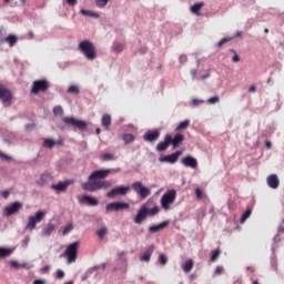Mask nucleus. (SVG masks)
<instances>
[{"label":"nucleus","mask_w":284,"mask_h":284,"mask_svg":"<svg viewBox=\"0 0 284 284\" xmlns=\"http://www.w3.org/2000/svg\"><path fill=\"white\" fill-rule=\"evenodd\" d=\"M119 172H121L120 168L95 170L89 174V181L82 183V190L91 193L109 190L112 187V182L105 179H108L110 174Z\"/></svg>","instance_id":"nucleus-1"},{"label":"nucleus","mask_w":284,"mask_h":284,"mask_svg":"<svg viewBox=\"0 0 284 284\" xmlns=\"http://www.w3.org/2000/svg\"><path fill=\"white\" fill-rule=\"evenodd\" d=\"M78 50L84 54L88 61H94L98 57L94 44L89 40L82 41L80 45H78Z\"/></svg>","instance_id":"nucleus-2"},{"label":"nucleus","mask_w":284,"mask_h":284,"mask_svg":"<svg viewBox=\"0 0 284 284\" xmlns=\"http://www.w3.org/2000/svg\"><path fill=\"white\" fill-rule=\"evenodd\" d=\"M176 200V191L174 189L169 190L168 192H165L160 200V204L162 210L164 211H169L170 210V205L173 204Z\"/></svg>","instance_id":"nucleus-3"},{"label":"nucleus","mask_w":284,"mask_h":284,"mask_svg":"<svg viewBox=\"0 0 284 284\" xmlns=\"http://www.w3.org/2000/svg\"><path fill=\"white\" fill-rule=\"evenodd\" d=\"M79 245L80 243L78 241L69 244L67 246V250L64 251V256L67 257V263L72 264L77 261L78 258V253H79Z\"/></svg>","instance_id":"nucleus-4"},{"label":"nucleus","mask_w":284,"mask_h":284,"mask_svg":"<svg viewBox=\"0 0 284 284\" xmlns=\"http://www.w3.org/2000/svg\"><path fill=\"white\" fill-rule=\"evenodd\" d=\"M45 215L47 212L41 210L38 211L36 215H30L26 230L30 232L34 231L37 229V224L41 223L44 220Z\"/></svg>","instance_id":"nucleus-5"},{"label":"nucleus","mask_w":284,"mask_h":284,"mask_svg":"<svg viewBox=\"0 0 284 284\" xmlns=\"http://www.w3.org/2000/svg\"><path fill=\"white\" fill-rule=\"evenodd\" d=\"M131 189L142 199L145 200L151 195V190L144 186L141 181H135L131 184Z\"/></svg>","instance_id":"nucleus-6"},{"label":"nucleus","mask_w":284,"mask_h":284,"mask_svg":"<svg viewBox=\"0 0 284 284\" xmlns=\"http://www.w3.org/2000/svg\"><path fill=\"white\" fill-rule=\"evenodd\" d=\"M0 100L4 108H10L13 100L11 91L2 83H0Z\"/></svg>","instance_id":"nucleus-7"},{"label":"nucleus","mask_w":284,"mask_h":284,"mask_svg":"<svg viewBox=\"0 0 284 284\" xmlns=\"http://www.w3.org/2000/svg\"><path fill=\"white\" fill-rule=\"evenodd\" d=\"M62 122H64V124L73 128V129H78L80 131H84L88 126V123L83 120H77L75 118L72 116H65L64 119H62Z\"/></svg>","instance_id":"nucleus-8"},{"label":"nucleus","mask_w":284,"mask_h":284,"mask_svg":"<svg viewBox=\"0 0 284 284\" xmlns=\"http://www.w3.org/2000/svg\"><path fill=\"white\" fill-rule=\"evenodd\" d=\"M50 88V83L48 82V80L43 79V80H36L33 81L32 84V89H31V93L32 94H39L40 92H47Z\"/></svg>","instance_id":"nucleus-9"},{"label":"nucleus","mask_w":284,"mask_h":284,"mask_svg":"<svg viewBox=\"0 0 284 284\" xmlns=\"http://www.w3.org/2000/svg\"><path fill=\"white\" fill-rule=\"evenodd\" d=\"M130 192V186L120 185L118 187L111 189V191L106 192V197L113 199L118 195L125 196Z\"/></svg>","instance_id":"nucleus-10"},{"label":"nucleus","mask_w":284,"mask_h":284,"mask_svg":"<svg viewBox=\"0 0 284 284\" xmlns=\"http://www.w3.org/2000/svg\"><path fill=\"white\" fill-rule=\"evenodd\" d=\"M149 216L146 204H142L134 216L135 224H142Z\"/></svg>","instance_id":"nucleus-11"},{"label":"nucleus","mask_w":284,"mask_h":284,"mask_svg":"<svg viewBox=\"0 0 284 284\" xmlns=\"http://www.w3.org/2000/svg\"><path fill=\"white\" fill-rule=\"evenodd\" d=\"M130 204L126 202H111L106 204V212H119L123 210H129Z\"/></svg>","instance_id":"nucleus-12"},{"label":"nucleus","mask_w":284,"mask_h":284,"mask_svg":"<svg viewBox=\"0 0 284 284\" xmlns=\"http://www.w3.org/2000/svg\"><path fill=\"white\" fill-rule=\"evenodd\" d=\"M74 184V180L60 181L58 184H52L51 190L61 193L65 192L70 185Z\"/></svg>","instance_id":"nucleus-13"},{"label":"nucleus","mask_w":284,"mask_h":284,"mask_svg":"<svg viewBox=\"0 0 284 284\" xmlns=\"http://www.w3.org/2000/svg\"><path fill=\"white\" fill-rule=\"evenodd\" d=\"M182 154H183V152L181 150H178L174 153H171V154L164 155L163 158H160V162L175 164Z\"/></svg>","instance_id":"nucleus-14"},{"label":"nucleus","mask_w":284,"mask_h":284,"mask_svg":"<svg viewBox=\"0 0 284 284\" xmlns=\"http://www.w3.org/2000/svg\"><path fill=\"white\" fill-rule=\"evenodd\" d=\"M21 209H22V203L19 201H16L14 203H12L11 205L4 209V215L8 217L12 216L14 214H18Z\"/></svg>","instance_id":"nucleus-15"},{"label":"nucleus","mask_w":284,"mask_h":284,"mask_svg":"<svg viewBox=\"0 0 284 284\" xmlns=\"http://www.w3.org/2000/svg\"><path fill=\"white\" fill-rule=\"evenodd\" d=\"M181 163L185 166V168H190V169H197V160L191 155H186L184 158L181 159Z\"/></svg>","instance_id":"nucleus-16"},{"label":"nucleus","mask_w":284,"mask_h":284,"mask_svg":"<svg viewBox=\"0 0 284 284\" xmlns=\"http://www.w3.org/2000/svg\"><path fill=\"white\" fill-rule=\"evenodd\" d=\"M166 136L170 140V145H172L173 149H176V146L184 142V135L181 133H176L174 136L166 134Z\"/></svg>","instance_id":"nucleus-17"},{"label":"nucleus","mask_w":284,"mask_h":284,"mask_svg":"<svg viewBox=\"0 0 284 284\" xmlns=\"http://www.w3.org/2000/svg\"><path fill=\"white\" fill-rule=\"evenodd\" d=\"M80 203H87V205L95 207L99 206V200L91 195H82L79 197Z\"/></svg>","instance_id":"nucleus-18"},{"label":"nucleus","mask_w":284,"mask_h":284,"mask_svg":"<svg viewBox=\"0 0 284 284\" xmlns=\"http://www.w3.org/2000/svg\"><path fill=\"white\" fill-rule=\"evenodd\" d=\"M53 181V175L50 172H44L41 174L39 180L37 181V184L39 186H44Z\"/></svg>","instance_id":"nucleus-19"},{"label":"nucleus","mask_w":284,"mask_h":284,"mask_svg":"<svg viewBox=\"0 0 284 284\" xmlns=\"http://www.w3.org/2000/svg\"><path fill=\"white\" fill-rule=\"evenodd\" d=\"M266 182H267V186L273 190H276L280 186V179L276 174L268 175L266 179Z\"/></svg>","instance_id":"nucleus-20"},{"label":"nucleus","mask_w":284,"mask_h":284,"mask_svg":"<svg viewBox=\"0 0 284 284\" xmlns=\"http://www.w3.org/2000/svg\"><path fill=\"white\" fill-rule=\"evenodd\" d=\"M170 222L169 221H163L159 224H155V225H151L149 226V232L150 233H158L164 229H166L169 226Z\"/></svg>","instance_id":"nucleus-21"},{"label":"nucleus","mask_w":284,"mask_h":284,"mask_svg":"<svg viewBox=\"0 0 284 284\" xmlns=\"http://www.w3.org/2000/svg\"><path fill=\"white\" fill-rule=\"evenodd\" d=\"M160 138V132L159 131H148L144 135L143 139L146 142H154L159 140Z\"/></svg>","instance_id":"nucleus-22"},{"label":"nucleus","mask_w":284,"mask_h":284,"mask_svg":"<svg viewBox=\"0 0 284 284\" xmlns=\"http://www.w3.org/2000/svg\"><path fill=\"white\" fill-rule=\"evenodd\" d=\"M170 142H171V140H170V139L168 138V135L165 134V135H164V140L161 141V142H159V143L156 144V151H158V152H164V151H166L168 148H169V145H170Z\"/></svg>","instance_id":"nucleus-23"},{"label":"nucleus","mask_w":284,"mask_h":284,"mask_svg":"<svg viewBox=\"0 0 284 284\" xmlns=\"http://www.w3.org/2000/svg\"><path fill=\"white\" fill-rule=\"evenodd\" d=\"M55 145H63L62 141H54L53 139H44L43 146L47 149H53Z\"/></svg>","instance_id":"nucleus-24"},{"label":"nucleus","mask_w":284,"mask_h":284,"mask_svg":"<svg viewBox=\"0 0 284 284\" xmlns=\"http://www.w3.org/2000/svg\"><path fill=\"white\" fill-rule=\"evenodd\" d=\"M194 267V261L192 258H189L182 264V271L184 273H190Z\"/></svg>","instance_id":"nucleus-25"},{"label":"nucleus","mask_w":284,"mask_h":284,"mask_svg":"<svg viewBox=\"0 0 284 284\" xmlns=\"http://www.w3.org/2000/svg\"><path fill=\"white\" fill-rule=\"evenodd\" d=\"M191 124V121L190 120H184L182 122H180L176 128L174 129V132H182V131H185L189 129Z\"/></svg>","instance_id":"nucleus-26"},{"label":"nucleus","mask_w":284,"mask_h":284,"mask_svg":"<svg viewBox=\"0 0 284 284\" xmlns=\"http://www.w3.org/2000/svg\"><path fill=\"white\" fill-rule=\"evenodd\" d=\"M112 124V118L110 114L102 115V125L104 130L109 131L110 126Z\"/></svg>","instance_id":"nucleus-27"},{"label":"nucleus","mask_w":284,"mask_h":284,"mask_svg":"<svg viewBox=\"0 0 284 284\" xmlns=\"http://www.w3.org/2000/svg\"><path fill=\"white\" fill-rule=\"evenodd\" d=\"M202 8H204V2H197L191 7V12L195 16H200Z\"/></svg>","instance_id":"nucleus-28"},{"label":"nucleus","mask_w":284,"mask_h":284,"mask_svg":"<svg viewBox=\"0 0 284 284\" xmlns=\"http://www.w3.org/2000/svg\"><path fill=\"white\" fill-rule=\"evenodd\" d=\"M100 161L102 162L116 161V156L113 153H104L100 155Z\"/></svg>","instance_id":"nucleus-29"},{"label":"nucleus","mask_w":284,"mask_h":284,"mask_svg":"<svg viewBox=\"0 0 284 284\" xmlns=\"http://www.w3.org/2000/svg\"><path fill=\"white\" fill-rule=\"evenodd\" d=\"M6 42L10 45V48H13L18 43V38L14 34H9L6 38Z\"/></svg>","instance_id":"nucleus-30"},{"label":"nucleus","mask_w":284,"mask_h":284,"mask_svg":"<svg viewBox=\"0 0 284 284\" xmlns=\"http://www.w3.org/2000/svg\"><path fill=\"white\" fill-rule=\"evenodd\" d=\"M135 140L134 135L132 133H124L122 134V141H124V144H131Z\"/></svg>","instance_id":"nucleus-31"},{"label":"nucleus","mask_w":284,"mask_h":284,"mask_svg":"<svg viewBox=\"0 0 284 284\" xmlns=\"http://www.w3.org/2000/svg\"><path fill=\"white\" fill-rule=\"evenodd\" d=\"M152 253H153L152 250L145 251V252L140 256V261H141V262H145V263L150 262V261H151Z\"/></svg>","instance_id":"nucleus-32"},{"label":"nucleus","mask_w":284,"mask_h":284,"mask_svg":"<svg viewBox=\"0 0 284 284\" xmlns=\"http://www.w3.org/2000/svg\"><path fill=\"white\" fill-rule=\"evenodd\" d=\"M13 250L8 247H0V258L8 257L12 254Z\"/></svg>","instance_id":"nucleus-33"},{"label":"nucleus","mask_w":284,"mask_h":284,"mask_svg":"<svg viewBox=\"0 0 284 284\" xmlns=\"http://www.w3.org/2000/svg\"><path fill=\"white\" fill-rule=\"evenodd\" d=\"M80 13L84 17H91V18L99 19V13L98 12H93V11H90V10L82 9V10H80Z\"/></svg>","instance_id":"nucleus-34"},{"label":"nucleus","mask_w":284,"mask_h":284,"mask_svg":"<svg viewBox=\"0 0 284 284\" xmlns=\"http://www.w3.org/2000/svg\"><path fill=\"white\" fill-rule=\"evenodd\" d=\"M55 230L54 224L49 223V225H47V227L43 230V235L44 236H50Z\"/></svg>","instance_id":"nucleus-35"},{"label":"nucleus","mask_w":284,"mask_h":284,"mask_svg":"<svg viewBox=\"0 0 284 284\" xmlns=\"http://www.w3.org/2000/svg\"><path fill=\"white\" fill-rule=\"evenodd\" d=\"M252 215V210L251 209H247L243 215L241 216V220H240V223L241 224H244L248 219L250 216Z\"/></svg>","instance_id":"nucleus-36"},{"label":"nucleus","mask_w":284,"mask_h":284,"mask_svg":"<svg viewBox=\"0 0 284 284\" xmlns=\"http://www.w3.org/2000/svg\"><path fill=\"white\" fill-rule=\"evenodd\" d=\"M146 212H148V216L153 217L159 214L160 207L159 206H153L152 209L146 207Z\"/></svg>","instance_id":"nucleus-37"},{"label":"nucleus","mask_w":284,"mask_h":284,"mask_svg":"<svg viewBox=\"0 0 284 284\" xmlns=\"http://www.w3.org/2000/svg\"><path fill=\"white\" fill-rule=\"evenodd\" d=\"M67 93L79 95L80 89L78 85H71V87H69V89H67Z\"/></svg>","instance_id":"nucleus-38"},{"label":"nucleus","mask_w":284,"mask_h":284,"mask_svg":"<svg viewBox=\"0 0 284 284\" xmlns=\"http://www.w3.org/2000/svg\"><path fill=\"white\" fill-rule=\"evenodd\" d=\"M98 235V237H100V240H103L104 236L108 234V227L103 226L100 230H98V232L95 233Z\"/></svg>","instance_id":"nucleus-39"},{"label":"nucleus","mask_w":284,"mask_h":284,"mask_svg":"<svg viewBox=\"0 0 284 284\" xmlns=\"http://www.w3.org/2000/svg\"><path fill=\"white\" fill-rule=\"evenodd\" d=\"M124 49L125 45L123 43H115V45H113V51H115V53H121Z\"/></svg>","instance_id":"nucleus-40"},{"label":"nucleus","mask_w":284,"mask_h":284,"mask_svg":"<svg viewBox=\"0 0 284 284\" xmlns=\"http://www.w3.org/2000/svg\"><path fill=\"white\" fill-rule=\"evenodd\" d=\"M220 255H221V251H220L219 248L214 250V251L212 252V254H211V261H212V262L217 261L219 257H220Z\"/></svg>","instance_id":"nucleus-41"},{"label":"nucleus","mask_w":284,"mask_h":284,"mask_svg":"<svg viewBox=\"0 0 284 284\" xmlns=\"http://www.w3.org/2000/svg\"><path fill=\"white\" fill-rule=\"evenodd\" d=\"M233 38H223L217 42V48H222L224 44L231 42Z\"/></svg>","instance_id":"nucleus-42"},{"label":"nucleus","mask_w":284,"mask_h":284,"mask_svg":"<svg viewBox=\"0 0 284 284\" xmlns=\"http://www.w3.org/2000/svg\"><path fill=\"white\" fill-rule=\"evenodd\" d=\"M63 114V109L61 105H55L53 108V115H62Z\"/></svg>","instance_id":"nucleus-43"},{"label":"nucleus","mask_w":284,"mask_h":284,"mask_svg":"<svg viewBox=\"0 0 284 284\" xmlns=\"http://www.w3.org/2000/svg\"><path fill=\"white\" fill-rule=\"evenodd\" d=\"M159 263H160L162 266H164V265L168 264V257H166L165 254H160V255H159Z\"/></svg>","instance_id":"nucleus-44"},{"label":"nucleus","mask_w":284,"mask_h":284,"mask_svg":"<svg viewBox=\"0 0 284 284\" xmlns=\"http://www.w3.org/2000/svg\"><path fill=\"white\" fill-rule=\"evenodd\" d=\"M72 230H73L72 224H69V225L62 227V235L63 236L68 235Z\"/></svg>","instance_id":"nucleus-45"},{"label":"nucleus","mask_w":284,"mask_h":284,"mask_svg":"<svg viewBox=\"0 0 284 284\" xmlns=\"http://www.w3.org/2000/svg\"><path fill=\"white\" fill-rule=\"evenodd\" d=\"M64 277H65L64 271L61 268H58V271H55V278L63 280Z\"/></svg>","instance_id":"nucleus-46"},{"label":"nucleus","mask_w":284,"mask_h":284,"mask_svg":"<svg viewBox=\"0 0 284 284\" xmlns=\"http://www.w3.org/2000/svg\"><path fill=\"white\" fill-rule=\"evenodd\" d=\"M109 0H95V6H98V8H105Z\"/></svg>","instance_id":"nucleus-47"},{"label":"nucleus","mask_w":284,"mask_h":284,"mask_svg":"<svg viewBox=\"0 0 284 284\" xmlns=\"http://www.w3.org/2000/svg\"><path fill=\"white\" fill-rule=\"evenodd\" d=\"M281 234H284V226H282V225L278 227L277 234L274 236L275 242L280 241V235Z\"/></svg>","instance_id":"nucleus-48"},{"label":"nucleus","mask_w":284,"mask_h":284,"mask_svg":"<svg viewBox=\"0 0 284 284\" xmlns=\"http://www.w3.org/2000/svg\"><path fill=\"white\" fill-rule=\"evenodd\" d=\"M219 102L220 98L217 95L207 99V104H216Z\"/></svg>","instance_id":"nucleus-49"},{"label":"nucleus","mask_w":284,"mask_h":284,"mask_svg":"<svg viewBox=\"0 0 284 284\" xmlns=\"http://www.w3.org/2000/svg\"><path fill=\"white\" fill-rule=\"evenodd\" d=\"M204 101L203 100H199V99H192V105L193 106H199L201 104H203Z\"/></svg>","instance_id":"nucleus-50"},{"label":"nucleus","mask_w":284,"mask_h":284,"mask_svg":"<svg viewBox=\"0 0 284 284\" xmlns=\"http://www.w3.org/2000/svg\"><path fill=\"white\" fill-rule=\"evenodd\" d=\"M224 271V267L223 266H216L215 267V271H214V274L215 275H221Z\"/></svg>","instance_id":"nucleus-51"},{"label":"nucleus","mask_w":284,"mask_h":284,"mask_svg":"<svg viewBox=\"0 0 284 284\" xmlns=\"http://www.w3.org/2000/svg\"><path fill=\"white\" fill-rule=\"evenodd\" d=\"M195 195H196V199L201 200L203 199V192L201 189H195Z\"/></svg>","instance_id":"nucleus-52"},{"label":"nucleus","mask_w":284,"mask_h":284,"mask_svg":"<svg viewBox=\"0 0 284 284\" xmlns=\"http://www.w3.org/2000/svg\"><path fill=\"white\" fill-rule=\"evenodd\" d=\"M240 61H241L240 55H239L236 52H234V55H233V58H232V62H233V63H239Z\"/></svg>","instance_id":"nucleus-53"},{"label":"nucleus","mask_w":284,"mask_h":284,"mask_svg":"<svg viewBox=\"0 0 284 284\" xmlns=\"http://www.w3.org/2000/svg\"><path fill=\"white\" fill-rule=\"evenodd\" d=\"M0 159L6 160V161H11V156L4 154L3 152L0 151Z\"/></svg>","instance_id":"nucleus-54"},{"label":"nucleus","mask_w":284,"mask_h":284,"mask_svg":"<svg viewBox=\"0 0 284 284\" xmlns=\"http://www.w3.org/2000/svg\"><path fill=\"white\" fill-rule=\"evenodd\" d=\"M190 74L192 77V80H195L196 79V75H197V70L196 69H191L190 70Z\"/></svg>","instance_id":"nucleus-55"},{"label":"nucleus","mask_w":284,"mask_h":284,"mask_svg":"<svg viewBox=\"0 0 284 284\" xmlns=\"http://www.w3.org/2000/svg\"><path fill=\"white\" fill-rule=\"evenodd\" d=\"M49 271H50V265H44V266L41 268V273H42V274L49 273Z\"/></svg>","instance_id":"nucleus-56"},{"label":"nucleus","mask_w":284,"mask_h":284,"mask_svg":"<svg viewBox=\"0 0 284 284\" xmlns=\"http://www.w3.org/2000/svg\"><path fill=\"white\" fill-rule=\"evenodd\" d=\"M265 148H266V150H271L273 148L272 141H266L265 142Z\"/></svg>","instance_id":"nucleus-57"},{"label":"nucleus","mask_w":284,"mask_h":284,"mask_svg":"<svg viewBox=\"0 0 284 284\" xmlns=\"http://www.w3.org/2000/svg\"><path fill=\"white\" fill-rule=\"evenodd\" d=\"M10 264L14 268H19V266H20V264L17 261H11Z\"/></svg>","instance_id":"nucleus-58"},{"label":"nucleus","mask_w":284,"mask_h":284,"mask_svg":"<svg viewBox=\"0 0 284 284\" xmlns=\"http://www.w3.org/2000/svg\"><path fill=\"white\" fill-rule=\"evenodd\" d=\"M9 195H10V192L8 191V190H6V191H2V197L3 199H8L9 197Z\"/></svg>","instance_id":"nucleus-59"},{"label":"nucleus","mask_w":284,"mask_h":284,"mask_svg":"<svg viewBox=\"0 0 284 284\" xmlns=\"http://www.w3.org/2000/svg\"><path fill=\"white\" fill-rule=\"evenodd\" d=\"M67 3H69V6H77L78 0H67Z\"/></svg>","instance_id":"nucleus-60"},{"label":"nucleus","mask_w":284,"mask_h":284,"mask_svg":"<svg viewBox=\"0 0 284 284\" xmlns=\"http://www.w3.org/2000/svg\"><path fill=\"white\" fill-rule=\"evenodd\" d=\"M248 92H250V93H255V92H256V87H255V85H251V87L248 88Z\"/></svg>","instance_id":"nucleus-61"},{"label":"nucleus","mask_w":284,"mask_h":284,"mask_svg":"<svg viewBox=\"0 0 284 284\" xmlns=\"http://www.w3.org/2000/svg\"><path fill=\"white\" fill-rule=\"evenodd\" d=\"M210 77H211V73L207 72V73L201 75V80H206V79H209Z\"/></svg>","instance_id":"nucleus-62"},{"label":"nucleus","mask_w":284,"mask_h":284,"mask_svg":"<svg viewBox=\"0 0 284 284\" xmlns=\"http://www.w3.org/2000/svg\"><path fill=\"white\" fill-rule=\"evenodd\" d=\"M33 284H45V281L39 278V280H36V281L33 282Z\"/></svg>","instance_id":"nucleus-63"},{"label":"nucleus","mask_w":284,"mask_h":284,"mask_svg":"<svg viewBox=\"0 0 284 284\" xmlns=\"http://www.w3.org/2000/svg\"><path fill=\"white\" fill-rule=\"evenodd\" d=\"M34 124H27V130L33 129Z\"/></svg>","instance_id":"nucleus-64"}]
</instances>
